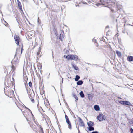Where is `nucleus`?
<instances>
[{"mask_svg":"<svg viewBox=\"0 0 133 133\" xmlns=\"http://www.w3.org/2000/svg\"><path fill=\"white\" fill-rule=\"evenodd\" d=\"M66 58L68 59L74 60L77 61L78 59V56L75 55H69L67 56L66 57Z\"/></svg>","mask_w":133,"mask_h":133,"instance_id":"obj_1","label":"nucleus"},{"mask_svg":"<svg viewBox=\"0 0 133 133\" xmlns=\"http://www.w3.org/2000/svg\"><path fill=\"white\" fill-rule=\"evenodd\" d=\"M87 124L89 128H88V130L89 131H92L94 130V128L93 127L94 125V122L91 121H89V122H87Z\"/></svg>","mask_w":133,"mask_h":133,"instance_id":"obj_2","label":"nucleus"},{"mask_svg":"<svg viewBox=\"0 0 133 133\" xmlns=\"http://www.w3.org/2000/svg\"><path fill=\"white\" fill-rule=\"evenodd\" d=\"M64 111L65 114H66L65 113ZM65 117L66 122L67 124H68V128L69 129H71L72 128V126L70 122L69 119L68 117L66 115V114L65 115Z\"/></svg>","mask_w":133,"mask_h":133,"instance_id":"obj_3","label":"nucleus"},{"mask_svg":"<svg viewBox=\"0 0 133 133\" xmlns=\"http://www.w3.org/2000/svg\"><path fill=\"white\" fill-rule=\"evenodd\" d=\"M118 102L122 105H125L129 106L131 105V103L127 101L120 100Z\"/></svg>","mask_w":133,"mask_h":133,"instance_id":"obj_4","label":"nucleus"},{"mask_svg":"<svg viewBox=\"0 0 133 133\" xmlns=\"http://www.w3.org/2000/svg\"><path fill=\"white\" fill-rule=\"evenodd\" d=\"M14 38L16 44L17 45H19V42L20 39L18 35L15 34L14 35Z\"/></svg>","mask_w":133,"mask_h":133,"instance_id":"obj_5","label":"nucleus"},{"mask_svg":"<svg viewBox=\"0 0 133 133\" xmlns=\"http://www.w3.org/2000/svg\"><path fill=\"white\" fill-rule=\"evenodd\" d=\"M98 118L99 121L105 120V116L102 113L99 114L98 116Z\"/></svg>","mask_w":133,"mask_h":133,"instance_id":"obj_6","label":"nucleus"},{"mask_svg":"<svg viewBox=\"0 0 133 133\" xmlns=\"http://www.w3.org/2000/svg\"><path fill=\"white\" fill-rule=\"evenodd\" d=\"M65 35H64V32L63 30H62L61 33L59 36V39L62 41H63Z\"/></svg>","mask_w":133,"mask_h":133,"instance_id":"obj_7","label":"nucleus"},{"mask_svg":"<svg viewBox=\"0 0 133 133\" xmlns=\"http://www.w3.org/2000/svg\"><path fill=\"white\" fill-rule=\"evenodd\" d=\"M5 83L9 84L10 82V79L9 76H7L5 78Z\"/></svg>","mask_w":133,"mask_h":133,"instance_id":"obj_8","label":"nucleus"},{"mask_svg":"<svg viewBox=\"0 0 133 133\" xmlns=\"http://www.w3.org/2000/svg\"><path fill=\"white\" fill-rule=\"evenodd\" d=\"M18 58L15 57L11 61V63L12 64H16L18 63Z\"/></svg>","mask_w":133,"mask_h":133,"instance_id":"obj_9","label":"nucleus"},{"mask_svg":"<svg viewBox=\"0 0 133 133\" xmlns=\"http://www.w3.org/2000/svg\"><path fill=\"white\" fill-rule=\"evenodd\" d=\"M78 118L79 120V121L80 123L79 124V125L80 126H84V124L83 122L82 121V120L81 119V118L79 117H78Z\"/></svg>","mask_w":133,"mask_h":133,"instance_id":"obj_10","label":"nucleus"},{"mask_svg":"<svg viewBox=\"0 0 133 133\" xmlns=\"http://www.w3.org/2000/svg\"><path fill=\"white\" fill-rule=\"evenodd\" d=\"M88 99L90 101L92 100L93 97L94 96V94L91 93V94H88Z\"/></svg>","mask_w":133,"mask_h":133,"instance_id":"obj_11","label":"nucleus"},{"mask_svg":"<svg viewBox=\"0 0 133 133\" xmlns=\"http://www.w3.org/2000/svg\"><path fill=\"white\" fill-rule=\"evenodd\" d=\"M128 60L130 62L133 61V56H129L127 58Z\"/></svg>","mask_w":133,"mask_h":133,"instance_id":"obj_12","label":"nucleus"},{"mask_svg":"<svg viewBox=\"0 0 133 133\" xmlns=\"http://www.w3.org/2000/svg\"><path fill=\"white\" fill-rule=\"evenodd\" d=\"M94 108L96 111H98L100 110V107L98 105H95L94 106Z\"/></svg>","mask_w":133,"mask_h":133,"instance_id":"obj_13","label":"nucleus"},{"mask_svg":"<svg viewBox=\"0 0 133 133\" xmlns=\"http://www.w3.org/2000/svg\"><path fill=\"white\" fill-rule=\"evenodd\" d=\"M18 5L20 10L22 11V5L21 3L19 0H17Z\"/></svg>","mask_w":133,"mask_h":133,"instance_id":"obj_14","label":"nucleus"},{"mask_svg":"<svg viewBox=\"0 0 133 133\" xmlns=\"http://www.w3.org/2000/svg\"><path fill=\"white\" fill-rule=\"evenodd\" d=\"M77 82V84L78 85H82L83 83V81L82 80L78 81Z\"/></svg>","mask_w":133,"mask_h":133,"instance_id":"obj_15","label":"nucleus"},{"mask_svg":"<svg viewBox=\"0 0 133 133\" xmlns=\"http://www.w3.org/2000/svg\"><path fill=\"white\" fill-rule=\"evenodd\" d=\"M79 95L80 97L82 98H84L85 97V95L83 93V92L82 91H81L79 93Z\"/></svg>","mask_w":133,"mask_h":133,"instance_id":"obj_16","label":"nucleus"},{"mask_svg":"<svg viewBox=\"0 0 133 133\" xmlns=\"http://www.w3.org/2000/svg\"><path fill=\"white\" fill-rule=\"evenodd\" d=\"M8 93H9V94L10 93V95L9 96V97H11L14 94V92L13 91L11 90L9 91L8 92Z\"/></svg>","mask_w":133,"mask_h":133,"instance_id":"obj_17","label":"nucleus"},{"mask_svg":"<svg viewBox=\"0 0 133 133\" xmlns=\"http://www.w3.org/2000/svg\"><path fill=\"white\" fill-rule=\"evenodd\" d=\"M80 77L79 76L76 75V76L75 78V80L76 81H77L80 79Z\"/></svg>","mask_w":133,"mask_h":133,"instance_id":"obj_18","label":"nucleus"},{"mask_svg":"<svg viewBox=\"0 0 133 133\" xmlns=\"http://www.w3.org/2000/svg\"><path fill=\"white\" fill-rule=\"evenodd\" d=\"M105 2V0H100V2L101 3V4L99 3L98 4H96V5L97 6H98V5H104V4H103V3H104Z\"/></svg>","mask_w":133,"mask_h":133,"instance_id":"obj_19","label":"nucleus"},{"mask_svg":"<svg viewBox=\"0 0 133 133\" xmlns=\"http://www.w3.org/2000/svg\"><path fill=\"white\" fill-rule=\"evenodd\" d=\"M116 52L118 57H120L121 56V53L118 51H116Z\"/></svg>","mask_w":133,"mask_h":133,"instance_id":"obj_20","label":"nucleus"},{"mask_svg":"<svg viewBox=\"0 0 133 133\" xmlns=\"http://www.w3.org/2000/svg\"><path fill=\"white\" fill-rule=\"evenodd\" d=\"M40 130L39 131V133H44L43 131L42 127L41 126L40 127Z\"/></svg>","mask_w":133,"mask_h":133,"instance_id":"obj_21","label":"nucleus"},{"mask_svg":"<svg viewBox=\"0 0 133 133\" xmlns=\"http://www.w3.org/2000/svg\"><path fill=\"white\" fill-rule=\"evenodd\" d=\"M73 96L75 98L76 100L77 101L78 100V98L76 95L75 94H73Z\"/></svg>","mask_w":133,"mask_h":133,"instance_id":"obj_22","label":"nucleus"},{"mask_svg":"<svg viewBox=\"0 0 133 133\" xmlns=\"http://www.w3.org/2000/svg\"><path fill=\"white\" fill-rule=\"evenodd\" d=\"M73 67L76 70H78V67L75 65H73Z\"/></svg>","mask_w":133,"mask_h":133,"instance_id":"obj_23","label":"nucleus"},{"mask_svg":"<svg viewBox=\"0 0 133 133\" xmlns=\"http://www.w3.org/2000/svg\"><path fill=\"white\" fill-rule=\"evenodd\" d=\"M38 110L40 112L43 111V109H42L41 107H38Z\"/></svg>","mask_w":133,"mask_h":133,"instance_id":"obj_24","label":"nucleus"},{"mask_svg":"<svg viewBox=\"0 0 133 133\" xmlns=\"http://www.w3.org/2000/svg\"><path fill=\"white\" fill-rule=\"evenodd\" d=\"M29 86L30 87H31L32 86V83L31 82H30L28 83Z\"/></svg>","mask_w":133,"mask_h":133,"instance_id":"obj_25","label":"nucleus"},{"mask_svg":"<svg viewBox=\"0 0 133 133\" xmlns=\"http://www.w3.org/2000/svg\"><path fill=\"white\" fill-rule=\"evenodd\" d=\"M105 2L107 3H110L112 2L111 0H105Z\"/></svg>","mask_w":133,"mask_h":133,"instance_id":"obj_26","label":"nucleus"},{"mask_svg":"<svg viewBox=\"0 0 133 133\" xmlns=\"http://www.w3.org/2000/svg\"><path fill=\"white\" fill-rule=\"evenodd\" d=\"M23 50V45L22 44V46L21 48V54L22 52V51Z\"/></svg>","mask_w":133,"mask_h":133,"instance_id":"obj_27","label":"nucleus"},{"mask_svg":"<svg viewBox=\"0 0 133 133\" xmlns=\"http://www.w3.org/2000/svg\"><path fill=\"white\" fill-rule=\"evenodd\" d=\"M130 131L131 133H133V129L132 128H130Z\"/></svg>","mask_w":133,"mask_h":133,"instance_id":"obj_28","label":"nucleus"},{"mask_svg":"<svg viewBox=\"0 0 133 133\" xmlns=\"http://www.w3.org/2000/svg\"><path fill=\"white\" fill-rule=\"evenodd\" d=\"M60 77L62 78V82H61L60 83L61 85H61H62V84L63 83V78L61 76H60Z\"/></svg>","mask_w":133,"mask_h":133,"instance_id":"obj_29","label":"nucleus"},{"mask_svg":"<svg viewBox=\"0 0 133 133\" xmlns=\"http://www.w3.org/2000/svg\"><path fill=\"white\" fill-rule=\"evenodd\" d=\"M91 133H99V132L98 131H93Z\"/></svg>","mask_w":133,"mask_h":133,"instance_id":"obj_30","label":"nucleus"},{"mask_svg":"<svg viewBox=\"0 0 133 133\" xmlns=\"http://www.w3.org/2000/svg\"><path fill=\"white\" fill-rule=\"evenodd\" d=\"M14 80V79L13 77L12 78V79L10 80V82H12Z\"/></svg>","mask_w":133,"mask_h":133,"instance_id":"obj_31","label":"nucleus"},{"mask_svg":"<svg viewBox=\"0 0 133 133\" xmlns=\"http://www.w3.org/2000/svg\"><path fill=\"white\" fill-rule=\"evenodd\" d=\"M41 50V48L40 47H39L38 50V52H40Z\"/></svg>","mask_w":133,"mask_h":133,"instance_id":"obj_32","label":"nucleus"},{"mask_svg":"<svg viewBox=\"0 0 133 133\" xmlns=\"http://www.w3.org/2000/svg\"><path fill=\"white\" fill-rule=\"evenodd\" d=\"M12 69L13 70V71H14V70H15V69L14 68V66L13 65L12 66Z\"/></svg>","mask_w":133,"mask_h":133,"instance_id":"obj_33","label":"nucleus"},{"mask_svg":"<svg viewBox=\"0 0 133 133\" xmlns=\"http://www.w3.org/2000/svg\"><path fill=\"white\" fill-rule=\"evenodd\" d=\"M38 24H40V22H39V17L38 18Z\"/></svg>","mask_w":133,"mask_h":133,"instance_id":"obj_34","label":"nucleus"},{"mask_svg":"<svg viewBox=\"0 0 133 133\" xmlns=\"http://www.w3.org/2000/svg\"><path fill=\"white\" fill-rule=\"evenodd\" d=\"M31 97H32V96L30 94L29 95V97L31 99Z\"/></svg>","mask_w":133,"mask_h":133,"instance_id":"obj_35","label":"nucleus"},{"mask_svg":"<svg viewBox=\"0 0 133 133\" xmlns=\"http://www.w3.org/2000/svg\"><path fill=\"white\" fill-rule=\"evenodd\" d=\"M40 52H37V56H38V55H39Z\"/></svg>","mask_w":133,"mask_h":133,"instance_id":"obj_36","label":"nucleus"},{"mask_svg":"<svg viewBox=\"0 0 133 133\" xmlns=\"http://www.w3.org/2000/svg\"><path fill=\"white\" fill-rule=\"evenodd\" d=\"M31 101L32 103H34V99H31Z\"/></svg>","mask_w":133,"mask_h":133,"instance_id":"obj_37","label":"nucleus"},{"mask_svg":"<svg viewBox=\"0 0 133 133\" xmlns=\"http://www.w3.org/2000/svg\"><path fill=\"white\" fill-rule=\"evenodd\" d=\"M32 128L34 131L35 130V128L34 127H32Z\"/></svg>","mask_w":133,"mask_h":133,"instance_id":"obj_38","label":"nucleus"},{"mask_svg":"<svg viewBox=\"0 0 133 133\" xmlns=\"http://www.w3.org/2000/svg\"><path fill=\"white\" fill-rule=\"evenodd\" d=\"M27 109H28L29 111H30V112L32 114V113L31 111L28 108H27V107H26Z\"/></svg>","mask_w":133,"mask_h":133,"instance_id":"obj_39","label":"nucleus"},{"mask_svg":"<svg viewBox=\"0 0 133 133\" xmlns=\"http://www.w3.org/2000/svg\"><path fill=\"white\" fill-rule=\"evenodd\" d=\"M95 43L96 42V40L95 39H93L92 40Z\"/></svg>","mask_w":133,"mask_h":133,"instance_id":"obj_40","label":"nucleus"},{"mask_svg":"<svg viewBox=\"0 0 133 133\" xmlns=\"http://www.w3.org/2000/svg\"><path fill=\"white\" fill-rule=\"evenodd\" d=\"M39 107V104L38 103L37 105V107H38H38Z\"/></svg>","mask_w":133,"mask_h":133,"instance_id":"obj_41","label":"nucleus"},{"mask_svg":"<svg viewBox=\"0 0 133 133\" xmlns=\"http://www.w3.org/2000/svg\"><path fill=\"white\" fill-rule=\"evenodd\" d=\"M78 133H80V131H79V128H78Z\"/></svg>","mask_w":133,"mask_h":133,"instance_id":"obj_42","label":"nucleus"},{"mask_svg":"<svg viewBox=\"0 0 133 133\" xmlns=\"http://www.w3.org/2000/svg\"><path fill=\"white\" fill-rule=\"evenodd\" d=\"M127 25H131V26H132V25H130V24H127Z\"/></svg>","mask_w":133,"mask_h":133,"instance_id":"obj_43","label":"nucleus"},{"mask_svg":"<svg viewBox=\"0 0 133 133\" xmlns=\"http://www.w3.org/2000/svg\"><path fill=\"white\" fill-rule=\"evenodd\" d=\"M123 33H124L125 32V30H123L122 31Z\"/></svg>","mask_w":133,"mask_h":133,"instance_id":"obj_44","label":"nucleus"},{"mask_svg":"<svg viewBox=\"0 0 133 133\" xmlns=\"http://www.w3.org/2000/svg\"><path fill=\"white\" fill-rule=\"evenodd\" d=\"M65 104L67 106H68V104H67V103L66 102L65 103Z\"/></svg>","mask_w":133,"mask_h":133,"instance_id":"obj_45","label":"nucleus"},{"mask_svg":"<svg viewBox=\"0 0 133 133\" xmlns=\"http://www.w3.org/2000/svg\"><path fill=\"white\" fill-rule=\"evenodd\" d=\"M52 87L54 88V89H55V90H56V89H55V87H54L53 86Z\"/></svg>","mask_w":133,"mask_h":133,"instance_id":"obj_46","label":"nucleus"},{"mask_svg":"<svg viewBox=\"0 0 133 133\" xmlns=\"http://www.w3.org/2000/svg\"><path fill=\"white\" fill-rule=\"evenodd\" d=\"M35 132L36 133H37V131L36 130Z\"/></svg>","mask_w":133,"mask_h":133,"instance_id":"obj_47","label":"nucleus"},{"mask_svg":"<svg viewBox=\"0 0 133 133\" xmlns=\"http://www.w3.org/2000/svg\"><path fill=\"white\" fill-rule=\"evenodd\" d=\"M118 98L119 99H121V98L119 97H118Z\"/></svg>","mask_w":133,"mask_h":133,"instance_id":"obj_48","label":"nucleus"},{"mask_svg":"<svg viewBox=\"0 0 133 133\" xmlns=\"http://www.w3.org/2000/svg\"><path fill=\"white\" fill-rule=\"evenodd\" d=\"M108 26H106V28H108Z\"/></svg>","mask_w":133,"mask_h":133,"instance_id":"obj_49","label":"nucleus"},{"mask_svg":"<svg viewBox=\"0 0 133 133\" xmlns=\"http://www.w3.org/2000/svg\"><path fill=\"white\" fill-rule=\"evenodd\" d=\"M65 26L66 27H67V26H66V25H65Z\"/></svg>","mask_w":133,"mask_h":133,"instance_id":"obj_50","label":"nucleus"},{"mask_svg":"<svg viewBox=\"0 0 133 133\" xmlns=\"http://www.w3.org/2000/svg\"><path fill=\"white\" fill-rule=\"evenodd\" d=\"M125 25H124V26H125Z\"/></svg>","mask_w":133,"mask_h":133,"instance_id":"obj_51","label":"nucleus"},{"mask_svg":"<svg viewBox=\"0 0 133 133\" xmlns=\"http://www.w3.org/2000/svg\"><path fill=\"white\" fill-rule=\"evenodd\" d=\"M97 83H98V82H97Z\"/></svg>","mask_w":133,"mask_h":133,"instance_id":"obj_52","label":"nucleus"},{"mask_svg":"<svg viewBox=\"0 0 133 133\" xmlns=\"http://www.w3.org/2000/svg\"><path fill=\"white\" fill-rule=\"evenodd\" d=\"M36 124L37 125H38L36 123Z\"/></svg>","mask_w":133,"mask_h":133,"instance_id":"obj_53","label":"nucleus"}]
</instances>
